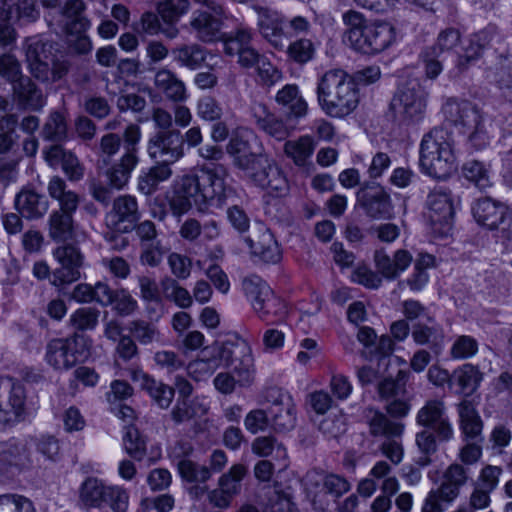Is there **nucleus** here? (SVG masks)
<instances>
[{
	"label": "nucleus",
	"instance_id": "48",
	"mask_svg": "<svg viewBox=\"0 0 512 512\" xmlns=\"http://www.w3.org/2000/svg\"><path fill=\"white\" fill-rule=\"evenodd\" d=\"M462 174L465 179L474 183L480 190H485L492 185L489 171L480 161L470 160L464 163Z\"/></svg>",
	"mask_w": 512,
	"mask_h": 512
},
{
	"label": "nucleus",
	"instance_id": "50",
	"mask_svg": "<svg viewBox=\"0 0 512 512\" xmlns=\"http://www.w3.org/2000/svg\"><path fill=\"white\" fill-rule=\"evenodd\" d=\"M247 474V468L243 464L233 465L229 471L219 479V486L226 491L227 495L234 497L240 493L241 481Z\"/></svg>",
	"mask_w": 512,
	"mask_h": 512
},
{
	"label": "nucleus",
	"instance_id": "14",
	"mask_svg": "<svg viewBox=\"0 0 512 512\" xmlns=\"http://www.w3.org/2000/svg\"><path fill=\"white\" fill-rule=\"evenodd\" d=\"M53 256L59 263V267L52 272L51 284L56 287L71 284L80 279V268L83 265V255L74 245L57 247Z\"/></svg>",
	"mask_w": 512,
	"mask_h": 512
},
{
	"label": "nucleus",
	"instance_id": "38",
	"mask_svg": "<svg viewBox=\"0 0 512 512\" xmlns=\"http://www.w3.org/2000/svg\"><path fill=\"white\" fill-rule=\"evenodd\" d=\"M24 446L16 440H9L0 444V474L13 475L24 456Z\"/></svg>",
	"mask_w": 512,
	"mask_h": 512
},
{
	"label": "nucleus",
	"instance_id": "62",
	"mask_svg": "<svg viewBox=\"0 0 512 512\" xmlns=\"http://www.w3.org/2000/svg\"><path fill=\"white\" fill-rule=\"evenodd\" d=\"M421 58L425 64V74L429 79H435L442 72V62L445 60L437 47H426L421 52Z\"/></svg>",
	"mask_w": 512,
	"mask_h": 512
},
{
	"label": "nucleus",
	"instance_id": "59",
	"mask_svg": "<svg viewBox=\"0 0 512 512\" xmlns=\"http://www.w3.org/2000/svg\"><path fill=\"white\" fill-rule=\"evenodd\" d=\"M196 113L204 121L214 122L221 120L223 109L220 103L211 96H204L197 102Z\"/></svg>",
	"mask_w": 512,
	"mask_h": 512
},
{
	"label": "nucleus",
	"instance_id": "21",
	"mask_svg": "<svg viewBox=\"0 0 512 512\" xmlns=\"http://www.w3.org/2000/svg\"><path fill=\"white\" fill-rule=\"evenodd\" d=\"M13 99L19 109L39 112L46 104L42 90L31 80L24 76L12 85Z\"/></svg>",
	"mask_w": 512,
	"mask_h": 512
},
{
	"label": "nucleus",
	"instance_id": "53",
	"mask_svg": "<svg viewBox=\"0 0 512 512\" xmlns=\"http://www.w3.org/2000/svg\"><path fill=\"white\" fill-rule=\"evenodd\" d=\"M287 54L291 60L298 64H305L312 60L315 54V47L310 39L301 38L286 44Z\"/></svg>",
	"mask_w": 512,
	"mask_h": 512
},
{
	"label": "nucleus",
	"instance_id": "51",
	"mask_svg": "<svg viewBox=\"0 0 512 512\" xmlns=\"http://www.w3.org/2000/svg\"><path fill=\"white\" fill-rule=\"evenodd\" d=\"M125 451L135 460H142L146 454V442L135 426H128L123 436Z\"/></svg>",
	"mask_w": 512,
	"mask_h": 512
},
{
	"label": "nucleus",
	"instance_id": "36",
	"mask_svg": "<svg viewBox=\"0 0 512 512\" xmlns=\"http://www.w3.org/2000/svg\"><path fill=\"white\" fill-rule=\"evenodd\" d=\"M175 62L190 70H197L206 61V50L196 43L183 44L172 49Z\"/></svg>",
	"mask_w": 512,
	"mask_h": 512
},
{
	"label": "nucleus",
	"instance_id": "13",
	"mask_svg": "<svg viewBox=\"0 0 512 512\" xmlns=\"http://www.w3.org/2000/svg\"><path fill=\"white\" fill-rule=\"evenodd\" d=\"M476 222L489 230H505L512 222V210L509 206L491 197H481L472 205Z\"/></svg>",
	"mask_w": 512,
	"mask_h": 512
},
{
	"label": "nucleus",
	"instance_id": "60",
	"mask_svg": "<svg viewBox=\"0 0 512 512\" xmlns=\"http://www.w3.org/2000/svg\"><path fill=\"white\" fill-rule=\"evenodd\" d=\"M15 19L24 24L35 23L40 18V8L37 0L14 1Z\"/></svg>",
	"mask_w": 512,
	"mask_h": 512
},
{
	"label": "nucleus",
	"instance_id": "41",
	"mask_svg": "<svg viewBox=\"0 0 512 512\" xmlns=\"http://www.w3.org/2000/svg\"><path fill=\"white\" fill-rule=\"evenodd\" d=\"M314 151V142L310 136H301L284 144V152L295 165L305 166Z\"/></svg>",
	"mask_w": 512,
	"mask_h": 512
},
{
	"label": "nucleus",
	"instance_id": "33",
	"mask_svg": "<svg viewBox=\"0 0 512 512\" xmlns=\"http://www.w3.org/2000/svg\"><path fill=\"white\" fill-rule=\"evenodd\" d=\"M76 211L53 210L48 219V235L56 242H64L73 236Z\"/></svg>",
	"mask_w": 512,
	"mask_h": 512
},
{
	"label": "nucleus",
	"instance_id": "57",
	"mask_svg": "<svg viewBox=\"0 0 512 512\" xmlns=\"http://www.w3.org/2000/svg\"><path fill=\"white\" fill-rule=\"evenodd\" d=\"M479 349L478 341L470 335L457 336L450 349L453 359H469L477 354Z\"/></svg>",
	"mask_w": 512,
	"mask_h": 512
},
{
	"label": "nucleus",
	"instance_id": "52",
	"mask_svg": "<svg viewBox=\"0 0 512 512\" xmlns=\"http://www.w3.org/2000/svg\"><path fill=\"white\" fill-rule=\"evenodd\" d=\"M129 331L142 345H148L160 340V332L158 328L145 320L131 321L129 323Z\"/></svg>",
	"mask_w": 512,
	"mask_h": 512
},
{
	"label": "nucleus",
	"instance_id": "49",
	"mask_svg": "<svg viewBox=\"0 0 512 512\" xmlns=\"http://www.w3.org/2000/svg\"><path fill=\"white\" fill-rule=\"evenodd\" d=\"M253 165H256V167L268 168V190H270L271 192H276L278 194H282L287 190V180L285 176L283 175L279 167L271 160H269L267 156L262 155Z\"/></svg>",
	"mask_w": 512,
	"mask_h": 512
},
{
	"label": "nucleus",
	"instance_id": "9",
	"mask_svg": "<svg viewBox=\"0 0 512 512\" xmlns=\"http://www.w3.org/2000/svg\"><path fill=\"white\" fill-rule=\"evenodd\" d=\"M427 96L420 83L412 80L398 89L390 106L403 120L416 122L424 116Z\"/></svg>",
	"mask_w": 512,
	"mask_h": 512
},
{
	"label": "nucleus",
	"instance_id": "8",
	"mask_svg": "<svg viewBox=\"0 0 512 512\" xmlns=\"http://www.w3.org/2000/svg\"><path fill=\"white\" fill-rule=\"evenodd\" d=\"M141 131L138 125H128L123 133L124 152L120 159L113 163L105 172L109 185L122 189L129 181L133 170L139 163V141Z\"/></svg>",
	"mask_w": 512,
	"mask_h": 512
},
{
	"label": "nucleus",
	"instance_id": "12",
	"mask_svg": "<svg viewBox=\"0 0 512 512\" xmlns=\"http://www.w3.org/2000/svg\"><path fill=\"white\" fill-rule=\"evenodd\" d=\"M243 289L247 298L260 319L266 320L269 315H278L282 312L283 304L274 295L270 286L261 278L252 276L243 280Z\"/></svg>",
	"mask_w": 512,
	"mask_h": 512
},
{
	"label": "nucleus",
	"instance_id": "17",
	"mask_svg": "<svg viewBox=\"0 0 512 512\" xmlns=\"http://www.w3.org/2000/svg\"><path fill=\"white\" fill-rule=\"evenodd\" d=\"M257 25L260 34L276 49L283 50L290 37L288 31L284 28V19L282 16L269 8L258 7Z\"/></svg>",
	"mask_w": 512,
	"mask_h": 512
},
{
	"label": "nucleus",
	"instance_id": "4",
	"mask_svg": "<svg viewBox=\"0 0 512 512\" xmlns=\"http://www.w3.org/2000/svg\"><path fill=\"white\" fill-rule=\"evenodd\" d=\"M445 121L466 135L467 143L475 150H482L490 143L491 126L487 115L475 103L450 98L442 107Z\"/></svg>",
	"mask_w": 512,
	"mask_h": 512
},
{
	"label": "nucleus",
	"instance_id": "63",
	"mask_svg": "<svg viewBox=\"0 0 512 512\" xmlns=\"http://www.w3.org/2000/svg\"><path fill=\"white\" fill-rule=\"evenodd\" d=\"M0 75L13 85L16 81L23 78L21 65L12 54H3L0 56Z\"/></svg>",
	"mask_w": 512,
	"mask_h": 512
},
{
	"label": "nucleus",
	"instance_id": "47",
	"mask_svg": "<svg viewBox=\"0 0 512 512\" xmlns=\"http://www.w3.org/2000/svg\"><path fill=\"white\" fill-rule=\"evenodd\" d=\"M100 311L92 307L75 310L69 318V326L75 331L93 330L98 325Z\"/></svg>",
	"mask_w": 512,
	"mask_h": 512
},
{
	"label": "nucleus",
	"instance_id": "40",
	"mask_svg": "<svg viewBox=\"0 0 512 512\" xmlns=\"http://www.w3.org/2000/svg\"><path fill=\"white\" fill-rule=\"evenodd\" d=\"M172 175V170L167 165H155L138 178V190L146 196L152 195L159 183L167 180Z\"/></svg>",
	"mask_w": 512,
	"mask_h": 512
},
{
	"label": "nucleus",
	"instance_id": "61",
	"mask_svg": "<svg viewBox=\"0 0 512 512\" xmlns=\"http://www.w3.org/2000/svg\"><path fill=\"white\" fill-rule=\"evenodd\" d=\"M0 512H34L32 502L18 494L0 495Z\"/></svg>",
	"mask_w": 512,
	"mask_h": 512
},
{
	"label": "nucleus",
	"instance_id": "27",
	"mask_svg": "<svg viewBox=\"0 0 512 512\" xmlns=\"http://www.w3.org/2000/svg\"><path fill=\"white\" fill-rule=\"evenodd\" d=\"M377 271L386 279L394 280L411 263L412 256L406 250H398L391 259L384 249H378L374 254Z\"/></svg>",
	"mask_w": 512,
	"mask_h": 512
},
{
	"label": "nucleus",
	"instance_id": "6",
	"mask_svg": "<svg viewBox=\"0 0 512 512\" xmlns=\"http://www.w3.org/2000/svg\"><path fill=\"white\" fill-rule=\"evenodd\" d=\"M455 155L447 132L435 127L423 136L420 144V167L427 175L445 179L456 169Z\"/></svg>",
	"mask_w": 512,
	"mask_h": 512
},
{
	"label": "nucleus",
	"instance_id": "31",
	"mask_svg": "<svg viewBox=\"0 0 512 512\" xmlns=\"http://www.w3.org/2000/svg\"><path fill=\"white\" fill-rule=\"evenodd\" d=\"M85 11L86 4L83 0H66L60 7V14L68 20L65 25L68 36L75 32H87L91 28V20L84 15Z\"/></svg>",
	"mask_w": 512,
	"mask_h": 512
},
{
	"label": "nucleus",
	"instance_id": "46",
	"mask_svg": "<svg viewBox=\"0 0 512 512\" xmlns=\"http://www.w3.org/2000/svg\"><path fill=\"white\" fill-rule=\"evenodd\" d=\"M160 286L164 297L167 300L174 302L177 306L181 308H188L192 305V297L189 291L180 286L175 279L165 277L161 280Z\"/></svg>",
	"mask_w": 512,
	"mask_h": 512
},
{
	"label": "nucleus",
	"instance_id": "23",
	"mask_svg": "<svg viewBox=\"0 0 512 512\" xmlns=\"http://www.w3.org/2000/svg\"><path fill=\"white\" fill-rule=\"evenodd\" d=\"M14 204L17 211L29 220L42 218L49 208L46 196L33 189H22L16 194Z\"/></svg>",
	"mask_w": 512,
	"mask_h": 512
},
{
	"label": "nucleus",
	"instance_id": "43",
	"mask_svg": "<svg viewBox=\"0 0 512 512\" xmlns=\"http://www.w3.org/2000/svg\"><path fill=\"white\" fill-rule=\"evenodd\" d=\"M453 377L460 387L459 392L466 395L472 394L482 380V374L479 369L468 363L455 370Z\"/></svg>",
	"mask_w": 512,
	"mask_h": 512
},
{
	"label": "nucleus",
	"instance_id": "26",
	"mask_svg": "<svg viewBox=\"0 0 512 512\" xmlns=\"http://www.w3.org/2000/svg\"><path fill=\"white\" fill-rule=\"evenodd\" d=\"M253 118L259 130L276 140H284L290 134V129L284 120L270 112L263 104H257L253 107Z\"/></svg>",
	"mask_w": 512,
	"mask_h": 512
},
{
	"label": "nucleus",
	"instance_id": "64",
	"mask_svg": "<svg viewBox=\"0 0 512 512\" xmlns=\"http://www.w3.org/2000/svg\"><path fill=\"white\" fill-rule=\"evenodd\" d=\"M269 425H271V423L268 409L251 410L244 419L245 428L252 434L265 431Z\"/></svg>",
	"mask_w": 512,
	"mask_h": 512
},
{
	"label": "nucleus",
	"instance_id": "30",
	"mask_svg": "<svg viewBox=\"0 0 512 512\" xmlns=\"http://www.w3.org/2000/svg\"><path fill=\"white\" fill-rule=\"evenodd\" d=\"M458 414L464 440L481 442L483 440V421L474 405L469 401H462L458 405Z\"/></svg>",
	"mask_w": 512,
	"mask_h": 512
},
{
	"label": "nucleus",
	"instance_id": "44",
	"mask_svg": "<svg viewBox=\"0 0 512 512\" xmlns=\"http://www.w3.org/2000/svg\"><path fill=\"white\" fill-rule=\"evenodd\" d=\"M107 487L99 479L89 477L81 485L80 499L86 506L100 507Z\"/></svg>",
	"mask_w": 512,
	"mask_h": 512
},
{
	"label": "nucleus",
	"instance_id": "25",
	"mask_svg": "<svg viewBox=\"0 0 512 512\" xmlns=\"http://www.w3.org/2000/svg\"><path fill=\"white\" fill-rule=\"evenodd\" d=\"M245 241L251 249L252 254L263 262L275 264L281 260V250L269 229L261 227L257 237H247Z\"/></svg>",
	"mask_w": 512,
	"mask_h": 512
},
{
	"label": "nucleus",
	"instance_id": "56",
	"mask_svg": "<svg viewBox=\"0 0 512 512\" xmlns=\"http://www.w3.org/2000/svg\"><path fill=\"white\" fill-rule=\"evenodd\" d=\"M189 0H165L158 4L157 10L162 19L173 24L189 9Z\"/></svg>",
	"mask_w": 512,
	"mask_h": 512
},
{
	"label": "nucleus",
	"instance_id": "19",
	"mask_svg": "<svg viewBox=\"0 0 512 512\" xmlns=\"http://www.w3.org/2000/svg\"><path fill=\"white\" fill-rule=\"evenodd\" d=\"M254 138V134L247 129L237 130L226 146V151L232 157L234 166L240 170L252 167L263 155L251 150V140Z\"/></svg>",
	"mask_w": 512,
	"mask_h": 512
},
{
	"label": "nucleus",
	"instance_id": "2",
	"mask_svg": "<svg viewBox=\"0 0 512 512\" xmlns=\"http://www.w3.org/2000/svg\"><path fill=\"white\" fill-rule=\"evenodd\" d=\"M347 26L344 42L355 51L373 55L387 49L396 39L395 28L387 22H370L360 12L349 10L343 14Z\"/></svg>",
	"mask_w": 512,
	"mask_h": 512
},
{
	"label": "nucleus",
	"instance_id": "22",
	"mask_svg": "<svg viewBox=\"0 0 512 512\" xmlns=\"http://www.w3.org/2000/svg\"><path fill=\"white\" fill-rule=\"evenodd\" d=\"M29 72L39 81H51V65L46 53V44L40 40H27L25 45Z\"/></svg>",
	"mask_w": 512,
	"mask_h": 512
},
{
	"label": "nucleus",
	"instance_id": "37",
	"mask_svg": "<svg viewBox=\"0 0 512 512\" xmlns=\"http://www.w3.org/2000/svg\"><path fill=\"white\" fill-rule=\"evenodd\" d=\"M427 323H415L412 326V338L418 345H427L430 348H438L443 341V332L440 327L434 324V319L426 317Z\"/></svg>",
	"mask_w": 512,
	"mask_h": 512
},
{
	"label": "nucleus",
	"instance_id": "39",
	"mask_svg": "<svg viewBox=\"0 0 512 512\" xmlns=\"http://www.w3.org/2000/svg\"><path fill=\"white\" fill-rule=\"evenodd\" d=\"M44 140L61 143L68 138V127L65 116L60 111L49 113L41 130Z\"/></svg>",
	"mask_w": 512,
	"mask_h": 512
},
{
	"label": "nucleus",
	"instance_id": "11",
	"mask_svg": "<svg viewBox=\"0 0 512 512\" xmlns=\"http://www.w3.org/2000/svg\"><path fill=\"white\" fill-rule=\"evenodd\" d=\"M210 11L197 9L192 12L189 29L195 38L203 43H212L221 39L224 8L219 3H209Z\"/></svg>",
	"mask_w": 512,
	"mask_h": 512
},
{
	"label": "nucleus",
	"instance_id": "35",
	"mask_svg": "<svg viewBox=\"0 0 512 512\" xmlns=\"http://www.w3.org/2000/svg\"><path fill=\"white\" fill-rule=\"evenodd\" d=\"M47 191L49 196L58 202L57 210L76 211L79 205V196L76 192L68 189L64 179L53 176L48 182Z\"/></svg>",
	"mask_w": 512,
	"mask_h": 512
},
{
	"label": "nucleus",
	"instance_id": "58",
	"mask_svg": "<svg viewBox=\"0 0 512 512\" xmlns=\"http://www.w3.org/2000/svg\"><path fill=\"white\" fill-rule=\"evenodd\" d=\"M177 466L180 476L187 482H206L211 476L208 467L198 466L188 459L180 460Z\"/></svg>",
	"mask_w": 512,
	"mask_h": 512
},
{
	"label": "nucleus",
	"instance_id": "7",
	"mask_svg": "<svg viewBox=\"0 0 512 512\" xmlns=\"http://www.w3.org/2000/svg\"><path fill=\"white\" fill-rule=\"evenodd\" d=\"M91 340L75 332L67 338L52 339L46 346L45 359L57 370H68L89 354Z\"/></svg>",
	"mask_w": 512,
	"mask_h": 512
},
{
	"label": "nucleus",
	"instance_id": "32",
	"mask_svg": "<svg viewBox=\"0 0 512 512\" xmlns=\"http://www.w3.org/2000/svg\"><path fill=\"white\" fill-rule=\"evenodd\" d=\"M364 417L369 426L371 435L375 437H399L403 433V424L391 421L384 413L376 409H365Z\"/></svg>",
	"mask_w": 512,
	"mask_h": 512
},
{
	"label": "nucleus",
	"instance_id": "54",
	"mask_svg": "<svg viewBox=\"0 0 512 512\" xmlns=\"http://www.w3.org/2000/svg\"><path fill=\"white\" fill-rule=\"evenodd\" d=\"M218 368L213 355L205 354V348H203L200 356L189 363L188 372L199 381L212 375Z\"/></svg>",
	"mask_w": 512,
	"mask_h": 512
},
{
	"label": "nucleus",
	"instance_id": "29",
	"mask_svg": "<svg viewBox=\"0 0 512 512\" xmlns=\"http://www.w3.org/2000/svg\"><path fill=\"white\" fill-rule=\"evenodd\" d=\"M154 85L156 89L165 96L166 99L179 103L187 98L184 82L170 69L163 67L154 75Z\"/></svg>",
	"mask_w": 512,
	"mask_h": 512
},
{
	"label": "nucleus",
	"instance_id": "42",
	"mask_svg": "<svg viewBox=\"0 0 512 512\" xmlns=\"http://www.w3.org/2000/svg\"><path fill=\"white\" fill-rule=\"evenodd\" d=\"M245 349V346L241 347L230 341H216L212 345L205 347V354L210 353L213 355V359L215 360L218 367H228L233 364L235 355L239 352H243Z\"/></svg>",
	"mask_w": 512,
	"mask_h": 512
},
{
	"label": "nucleus",
	"instance_id": "28",
	"mask_svg": "<svg viewBox=\"0 0 512 512\" xmlns=\"http://www.w3.org/2000/svg\"><path fill=\"white\" fill-rule=\"evenodd\" d=\"M469 479V469L459 463L449 465L443 473L441 485L437 488L443 495V502L451 503L460 494V489Z\"/></svg>",
	"mask_w": 512,
	"mask_h": 512
},
{
	"label": "nucleus",
	"instance_id": "24",
	"mask_svg": "<svg viewBox=\"0 0 512 512\" xmlns=\"http://www.w3.org/2000/svg\"><path fill=\"white\" fill-rule=\"evenodd\" d=\"M276 103L282 107L286 119H299L308 112V104L296 84H286L275 96Z\"/></svg>",
	"mask_w": 512,
	"mask_h": 512
},
{
	"label": "nucleus",
	"instance_id": "45",
	"mask_svg": "<svg viewBox=\"0 0 512 512\" xmlns=\"http://www.w3.org/2000/svg\"><path fill=\"white\" fill-rule=\"evenodd\" d=\"M252 32L247 28H237L224 40V51L227 55H239L252 47Z\"/></svg>",
	"mask_w": 512,
	"mask_h": 512
},
{
	"label": "nucleus",
	"instance_id": "15",
	"mask_svg": "<svg viewBox=\"0 0 512 512\" xmlns=\"http://www.w3.org/2000/svg\"><path fill=\"white\" fill-rule=\"evenodd\" d=\"M357 200L365 213L374 219L390 218L393 205L386 190L375 183L365 182L357 191Z\"/></svg>",
	"mask_w": 512,
	"mask_h": 512
},
{
	"label": "nucleus",
	"instance_id": "20",
	"mask_svg": "<svg viewBox=\"0 0 512 512\" xmlns=\"http://www.w3.org/2000/svg\"><path fill=\"white\" fill-rule=\"evenodd\" d=\"M428 218L433 226L449 229L454 216L451 195L442 188H435L427 197Z\"/></svg>",
	"mask_w": 512,
	"mask_h": 512
},
{
	"label": "nucleus",
	"instance_id": "10",
	"mask_svg": "<svg viewBox=\"0 0 512 512\" xmlns=\"http://www.w3.org/2000/svg\"><path fill=\"white\" fill-rule=\"evenodd\" d=\"M147 151L157 164L170 167L184 156L183 134L179 130L158 131L149 139Z\"/></svg>",
	"mask_w": 512,
	"mask_h": 512
},
{
	"label": "nucleus",
	"instance_id": "18",
	"mask_svg": "<svg viewBox=\"0 0 512 512\" xmlns=\"http://www.w3.org/2000/svg\"><path fill=\"white\" fill-rule=\"evenodd\" d=\"M270 397L273 398L272 405L268 407L271 427L276 432L292 430L296 424V413L291 398L277 390H272Z\"/></svg>",
	"mask_w": 512,
	"mask_h": 512
},
{
	"label": "nucleus",
	"instance_id": "55",
	"mask_svg": "<svg viewBox=\"0 0 512 512\" xmlns=\"http://www.w3.org/2000/svg\"><path fill=\"white\" fill-rule=\"evenodd\" d=\"M103 504H106L112 512H126L129 506V493L127 489L119 485L107 487Z\"/></svg>",
	"mask_w": 512,
	"mask_h": 512
},
{
	"label": "nucleus",
	"instance_id": "3",
	"mask_svg": "<svg viewBox=\"0 0 512 512\" xmlns=\"http://www.w3.org/2000/svg\"><path fill=\"white\" fill-rule=\"evenodd\" d=\"M316 93L321 109L334 118H343L351 114L359 103L355 82L339 69L327 71L321 77Z\"/></svg>",
	"mask_w": 512,
	"mask_h": 512
},
{
	"label": "nucleus",
	"instance_id": "1",
	"mask_svg": "<svg viewBox=\"0 0 512 512\" xmlns=\"http://www.w3.org/2000/svg\"><path fill=\"white\" fill-rule=\"evenodd\" d=\"M227 169L221 164L203 166L196 174L185 175L177 184L170 200L174 215L188 212L192 206L205 211L209 206L222 207L233 193L226 186Z\"/></svg>",
	"mask_w": 512,
	"mask_h": 512
},
{
	"label": "nucleus",
	"instance_id": "16",
	"mask_svg": "<svg viewBox=\"0 0 512 512\" xmlns=\"http://www.w3.org/2000/svg\"><path fill=\"white\" fill-rule=\"evenodd\" d=\"M140 219L138 203L131 195H120L113 200L111 210L106 214L107 228L131 232Z\"/></svg>",
	"mask_w": 512,
	"mask_h": 512
},
{
	"label": "nucleus",
	"instance_id": "5",
	"mask_svg": "<svg viewBox=\"0 0 512 512\" xmlns=\"http://www.w3.org/2000/svg\"><path fill=\"white\" fill-rule=\"evenodd\" d=\"M416 424L423 430L416 433L415 442L419 451L436 453L437 442H449L454 437V428L447 414L444 401L430 399L417 411Z\"/></svg>",
	"mask_w": 512,
	"mask_h": 512
},
{
	"label": "nucleus",
	"instance_id": "34",
	"mask_svg": "<svg viewBox=\"0 0 512 512\" xmlns=\"http://www.w3.org/2000/svg\"><path fill=\"white\" fill-rule=\"evenodd\" d=\"M142 390L146 391L153 401L162 409L170 406L174 398V389L160 381L155 380L146 373L135 374Z\"/></svg>",
	"mask_w": 512,
	"mask_h": 512
}]
</instances>
